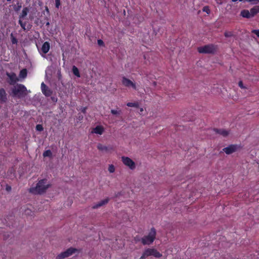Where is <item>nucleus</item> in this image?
Masks as SVG:
<instances>
[{
  "instance_id": "f257e3e1",
  "label": "nucleus",
  "mask_w": 259,
  "mask_h": 259,
  "mask_svg": "<svg viewBox=\"0 0 259 259\" xmlns=\"http://www.w3.org/2000/svg\"><path fill=\"white\" fill-rule=\"evenodd\" d=\"M50 186L47 179H43L38 181L35 187L30 188L29 192L31 193H37L38 194H41L45 193Z\"/></svg>"
},
{
  "instance_id": "f03ea898",
  "label": "nucleus",
  "mask_w": 259,
  "mask_h": 259,
  "mask_svg": "<svg viewBox=\"0 0 259 259\" xmlns=\"http://www.w3.org/2000/svg\"><path fill=\"white\" fill-rule=\"evenodd\" d=\"M156 229L154 227H152L151 228L148 234L142 238L141 242L143 245H150L154 242L156 238Z\"/></svg>"
},
{
  "instance_id": "7ed1b4c3",
  "label": "nucleus",
  "mask_w": 259,
  "mask_h": 259,
  "mask_svg": "<svg viewBox=\"0 0 259 259\" xmlns=\"http://www.w3.org/2000/svg\"><path fill=\"white\" fill-rule=\"evenodd\" d=\"M218 46L213 44H208L202 47H198V52L201 54H214L216 53Z\"/></svg>"
},
{
  "instance_id": "20e7f679",
  "label": "nucleus",
  "mask_w": 259,
  "mask_h": 259,
  "mask_svg": "<svg viewBox=\"0 0 259 259\" xmlns=\"http://www.w3.org/2000/svg\"><path fill=\"white\" fill-rule=\"evenodd\" d=\"M27 89L25 86L22 84H17L16 86L13 89L12 93L15 96L20 98L25 97L27 95Z\"/></svg>"
},
{
  "instance_id": "39448f33",
  "label": "nucleus",
  "mask_w": 259,
  "mask_h": 259,
  "mask_svg": "<svg viewBox=\"0 0 259 259\" xmlns=\"http://www.w3.org/2000/svg\"><path fill=\"white\" fill-rule=\"evenodd\" d=\"M143 254L145 257L153 256L155 257L159 258L162 256V254L154 248H148L144 251Z\"/></svg>"
},
{
  "instance_id": "423d86ee",
  "label": "nucleus",
  "mask_w": 259,
  "mask_h": 259,
  "mask_svg": "<svg viewBox=\"0 0 259 259\" xmlns=\"http://www.w3.org/2000/svg\"><path fill=\"white\" fill-rule=\"evenodd\" d=\"M77 251L76 249L73 248H69L65 251H64L56 256V259H63L71 255L73 253Z\"/></svg>"
},
{
  "instance_id": "0eeeda50",
  "label": "nucleus",
  "mask_w": 259,
  "mask_h": 259,
  "mask_svg": "<svg viewBox=\"0 0 259 259\" xmlns=\"http://www.w3.org/2000/svg\"><path fill=\"white\" fill-rule=\"evenodd\" d=\"M122 84L126 88H132L134 90H137V88L136 85V83L133 82L132 80L129 79L128 78L125 77V76L122 77Z\"/></svg>"
},
{
  "instance_id": "6e6552de",
  "label": "nucleus",
  "mask_w": 259,
  "mask_h": 259,
  "mask_svg": "<svg viewBox=\"0 0 259 259\" xmlns=\"http://www.w3.org/2000/svg\"><path fill=\"white\" fill-rule=\"evenodd\" d=\"M121 160L123 163L126 166L130 167L131 169H134L135 167V163L134 161L128 157L122 156Z\"/></svg>"
},
{
  "instance_id": "1a4fd4ad",
  "label": "nucleus",
  "mask_w": 259,
  "mask_h": 259,
  "mask_svg": "<svg viewBox=\"0 0 259 259\" xmlns=\"http://www.w3.org/2000/svg\"><path fill=\"white\" fill-rule=\"evenodd\" d=\"M6 75L9 78L8 82L10 85H14L17 81H19L18 78L17 77L16 73H15L14 72H7Z\"/></svg>"
},
{
  "instance_id": "9d476101",
  "label": "nucleus",
  "mask_w": 259,
  "mask_h": 259,
  "mask_svg": "<svg viewBox=\"0 0 259 259\" xmlns=\"http://www.w3.org/2000/svg\"><path fill=\"white\" fill-rule=\"evenodd\" d=\"M239 146L237 145L231 144L229 145L228 147L223 149V151L225 152L226 154L229 155L236 152L239 148Z\"/></svg>"
},
{
  "instance_id": "9b49d317",
  "label": "nucleus",
  "mask_w": 259,
  "mask_h": 259,
  "mask_svg": "<svg viewBox=\"0 0 259 259\" xmlns=\"http://www.w3.org/2000/svg\"><path fill=\"white\" fill-rule=\"evenodd\" d=\"M41 89L42 93L46 96L50 97L52 95L53 92L47 86L44 82H42L41 84Z\"/></svg>"
},
{
  "instance_id": "f8f14e48",
  "label": "nucleus",
  "mask_w": 259,
  "mask_h": 259,
  "mask_svg": "<svg viewBox=\"0 0 259 259\" xmlns=\"http://www.w3.org/2000/svg\"><path fill=\"white\" fill-rule=\"evenodd\" d=\"M7 95L4 89H0V101L2 103H6L7 101Z\"/></svg>"
},
{
  "instance_id": "ddd939ff",
  "label": "nucleus",
  "mask_w": 259,
  "mask_h": 259,
  "mask_svg": "<svg viewBox=\"0 0 259 259\" xmlns=\"http://www.w3.org/2000/svg\"><path fill=\"white\" fill-rule=\"evenodd\" d=\"M50 44L48 41L45 42L41 48V52L44 54H46L50 50Z\"/></svg>"
},
{
  "instance_id": "4468645a",
  "label": "nucleus",
  "mask_w": 259,
  "mask_h": 259,
  "mask_svg": "<svg viewBox=\"0 0 259 259\" xmlns=\"http://www.w3.org/2000/svg\"><path fill=\"white\" fill-rule=\"evenodd\" d=\"M104 131V129L102 126L97 125L93 129L92 133L99 135H102Z\"/></svg>"
},
{
  "instance_id": "2eb2a0df",
  "label": "nucleus",
  "mask_w": 259,
  "mask_h": 259,
  "mask_svg": "<svg viewBox=\"0 0 259 259\" xmlns=\"http://www.w3.org/2000/svg\"><path fill=\"white\" fill-rule=\"evenodd\" d=\"M213 131L216 134L222 135L223 137H226L228 135V131L224 129L214 128Z\"/></svg>"
},
{
  "instance_id": "dca6fc26",
  "label": "nucleus",
  "mask_w": 259,
  "mask_h": 259,
  "mask_svg": "<svg viewBox=\"0 0 259 259\" xmlns=\"http://www.w3.org/2000/svg\"><path fill=\"white\" fill-rule=\"evenodd\" d=\"M109 199L106 198L99 201L98 203L93 206L92 208L94 209L98 208L100 206H102L108 202Z\"/></svg>"
},
{
  "instance_id": "f3484780",
  "label": "nucleus",
  "mask_w": 259,
  "mask_h": 259,
  "mask_svg": "<svg viewBox=\"0 0 259 259\" xmlns=\"http://www.w3.org/2000/svg\"><path fill=\"white\" fill-rule=\"evenodd\" d=\"M241 16L244 18H250L252 17L250 11L247 10H243L241 12Z\"/></svg>"
},
{
  "instance_id": "a211bd4d",
  "label": "nucleus",
  "mask_w": 259,
  "mask_h": 259,
  "mask_svg": "<svg viewBox=\"0 0 259 259\" xmlns=\"http://www.w3.org/2000/svg\"><path fill=\"white\" fill-rule=\"evenodd\" d=\"M252 17H254L257 13H259V6L253 7L250 10Z\"/></svg>"
},
{
  "instance_id": "6ab92c4d",
  "label": "nucleus",
  "mask_w": 259,
  "mask_h": 259,
  "mask_svg": "<svg viewBox=\"0 0 259 259\" xmlns=\"http://www.w3.org/2000/svg\"><path fill=\"white\" fill-rule=\"evenodd\" d=\"M97 148L100 151H108L109 150H112V147H108L104 146L101 144H98L97 145Z\"/></svg>"
},
{
  "instance_id": "aec40b11",
  "label": "nucleus",
  "mask_w": 259,
  "mask_h": 259,
  "mask_svg": "<svg viewBox=\"0 0 259 259\" xmlns=\"http://www.w3.org/2000/svg\"><path fill=\"white\" fill-rule=\"evenodd\" d=\"M27 75V70L26 69L24 68V69H22L20 71L19 76L20 78H25L26 77Z\"/></svg>"
},
{
  "instance_id": "412c9836",
  "label": "nucleus",
  "mask_w": 259,
  "mask_h": 259,
  "mask_svg": "<svg viewBox=\"0 0 259 259\" xmlns=\"http://www.w3.org/2000/svg\"><path fill=\"white\" fill-rule=\"evenodd\" d=\"M72 72L74 75L77 77H80V75L78 69L75 66H73L72 69Z\"/></svg>"
},
{
  "instance_id": "4be33fe9",
  "label": "nucleus",
  "mask_w": 259,
  "mask_h": 259,
  "mask_svg": "<svg viewBox=\"0 0 259 259\" xmlns=\"http://www.w3.org/2000/svg\"><path fill=\"white\" fill-rule=\"evenodd\" d=\"M28 12V9L27 7L24 8L21 15H20V18H24L27 15Z\"/></svg>"
},
{
  "instance_id": "5701e85b",
  "label": "nucleus",
  "mask_w": 259,
  "mask_h": 259,
  "mask_svg": "<svg viewBox=\"0 0 259 259\" xmlns=\"http://www.w3.org/2000/svg\"><path fill=\"white\" fill-rule=\"evenodd\" d=\"M128 107L138 108L139 107V104L138 102H128L126 104Z\"/></svg>"
},
{
  "instance_id": "b1692460",
  "label": "nucleus",
  "mask_w": 259,
  "mask_h": 259,
  "mask_svg": "<svg viewBox=\"0 0 259 259\" xmlns=\"http://www.w3.org/2000/svg\"><path fill=\"white\" fill-rule=\"evenodd\" d=\"M42 155L44 157H52V152H51V151L50 150H46L43 153Z\"/></svg>"
},
{
  "instance_id": "393cba45",
  "label": "nucleus",
  "mask_w": 259,
  "mask_h": 259,
  "mask_svg": "<svg viewBox=\"0 0 259 259\" xmlns=\"http://www.w3.org/2000/svg\"><path fill=\"white\" fill-rule=\"evenodd\" d=\"M24 213L27 215H32L34 214V211H32L30 208H27L25 209Z\"/></svg>"
},
{
  "instance_id": "a878e982",
  "label": "nucleus",
  "mask_w": 259,
  "mask_h": 259,
  "mask_svg": "<svg viewBox=\"0 0 259 259\" xmlns=\"http://www.w3.org/2000/svg\"><path fill=\"white\" fill-rule=\"evenodd\" d=\"M11 41L13 44H17L18 42V40L17 38L13 35L12 33L11 34Z\"/></svg>"
},
{
  "instance_id": "bb28decb",
  "label": "nucleus",
  "mask_w": 259,
  "mask_h": 259,
  "mask_svg": "<svg viewBox=\"0 0 259 259\" xmlns=\"http://www.w3.org/2000/svg\"><path fill=\"white\" fill-rule=\"evenodd\" d=\"M108 171L110 173H113L115 171V167L113 164H110L109 165Z\"/></svg>"
},
{
  "instance_id": "cd10ccee",
  "label": "nucleus",
  "mask_w": 259,
  "mask_h": 259,
  "mask_svg": "<svg viewBox=\"0 0 259 259\" xmlns=\"http://www.w3.org/2000/svg\"><path fill=\"white\" fill-rule=\"evenodd\" d=\"M224 35L226 37H231L233 35V33L232 31H225Z\"/></svg>"
},
{
  "instance_id": "c85d7f7f",
  "label": "nucleus",
  "mask_w": 259,
  "mask_h": 259,
  "mask_svg": "<svg viewBox=\"0 0 259 259\" xmlns=\"http://www.w3.org/2000/svg\"><path fill=\"white\" fill-rule=\"evenodd\" d=\"M203 12H206L207 14H209L210 12L209 8L208 6H204L202 9Z\"/></svg>"
},
{
  "instance_id": "c756f323",
  "label": "nucleus",
  "mask_w": 259,
  "mask_h": 259,
  "mask_svg": "<svg viewBox=\"0 0 259 259\" xmlns=\"http://www.w3.org/2000/svg\"><path fill=\"white\" fill-rule=\"evenodd\" d=\"M35 128L36 130L39 132H41L44 130V127L41 124H37Z\"/></svg>"
},
{
  "instance_id": "7c9ffc66",
  "label": "nucleus",
  "mask_w": 259,
  "mask_h": 259,
  "mask_svg": "<svg viewBox=\"0 0 259 259\" xmlns=\"http://www.w3.org/2000/svg\"><path fill=\"white\" fill-rule=\"evenodd\" d=\"M245 2H250L252 5H256L259 3V0H245Z\"/></svg>"
},
{
  "instance_id": "2f4dec72",
  "label": "nucleus",
  "mask_w": 259,
  "mask_h": 259,
  "mask_svg": "<svg viewBox=\"0 0 259 259\" xmlns=\"http://www.w3.org/2000/svg\"><path fill=\"white\" fill-rule=\"evenodd\" d=\"M61 5V0H55V7L59 8Z\"/></svg>"
},
{
  "instance_id": "473e14b6",
  "label": "nucleus",
  "mask_w": 259,
  "mask_h": 259,
  "mask_svg": "<svg viewBox=\"0 0 259 259\" xmlns=\"http://www.w3.org/2000/svg\"><path fill=\"white\" fill-rule=\"evenodd\" d=\"M111 113L113 115L119 114L120 113V110L117 111L116 110L112 109Z\"/></svg>"
},
{
  "instance_id": "72a5a7b5",
  "label": "nucleus",
  "mask_w": 259,
  "mask_h": 259,
  "mask_svg": "<svg viewBox=\"0 0 259 259\" xmlns=\"http://www.w3.org/2000/svg\"><path fill=\"white\" fill-rule=\"evenodd\" d=\"M251 32L255 34L258 37H259V29H253L251 31Z\"/></svg>"
},
{
  "instance_id": "f704fd0d",
  "label": "nucleus",
  "mask_w": 259,
  "mask_h": 259,
  "mask_svg": "<svg viewBox=\"0 0 259 259\" xmlns=\"http://www.w3.org/2000/svg\"><path fill=\"white\" fill-rule=\"evenodd\" d=\"M97 42H98V45L100 46H104V43L102 39H98L97 41Z\"/></svg>"
},
{
  "instance_id": "c9c22d12",
  "label": "nucleus",
  "mask_w": 259,
  "mask_h": 259,
  "mask_svg": "<svg viewBox=\"0 0 259 259\" xmlns=\"http://www.w3.org/2000/svg\"><path fill=\"white\" fill-rule=\"evenodd\" d=\"M239 87L241 89H244L245 87L243 85V82L242 81H240L238 83Z\"/></svg>"
},
{
  "instance_id": "e433bc0d",
  "label": "nucleus",
  "mask_w": 259,
  "mask_h": 259,
  "mask_svg": "<svg viewBox=\"0 0 259 259\" xmlns=\"http://www.w3.org/2000/svg\"><path fill=\"white\" fill-rule=\"evenodd\" d=\"M26 22H25L23 23V24L22 25L21 24V27H22V28L24 30H26Z\"/></svg>"
},
{
  "instance_id": "4c0bfd02",
  "label": "nucleus",
  "mask_w": 259,
  "mask_h": 259,
  "mask_svg": "<svg viewBox=\"0 0 259 259\" xmlns=\"http://www.w3.org/2000/svg\"><path fill=\"white\" fill-rule=\"evenodd\" d=\"M6 189L8 192H10L11 190V187L10 186L7 185Z\"/></svg>"
},
{
  "instance_id": "58836bf2",
  "label": "nucleus",
  "mask_w": 259,
  "mask_h": 259,
  "mask_svg": "<svg viewBox=\"0 0 259 259\" xmlns=\"http://www.w3.org/2000/svg\"><path fill=\"white\" fill-rule=\"evenodd\" d=\"M46 203V204H45V205L43 207L46 206L45 209H47L48 208L47 205L49 204L48 201L47 200V201H46L45 202H44L43 203H41V204H43V203Z\"/></svg>"
},
{
  "instance_id": "ea45409f",
  "label": "nucleus",
  "mask_w": 259,
  "mask_h": 259,
  "mask_svg": "<svg viewBox=\"0 0 259 259\" xmlns=\"http://www.w3.org/2000/svg\"><path fill=\"white\" fill-rule=\"evenodd\" d=\"M44 209H45L44 207H43V208H41V207H39L38 208V211H41L43 210Z\"/></svg>"
},
{
  "instance_id": "a19ab883",
  "label": "nucleus",
  "mask_w": 259,
  "mask_h": 259,
  "mask_svg": "<svg viewBox=\"0 0 259 259\" xmlns=\"http://www.w3.org/2000/svg\"><path fill=\"white\" fill-rule=\"evenodd\" d=\"M24 22L20 19L19 20V24L21 26V24L22 25Z\"/></svg>"
},
{
  "instance_id": "79ce46f5",
  "label": "nucleus",
  "mask_w": 259,
  "mask_h": 259,
  "mask_svg": "<svg viewBox=\"0 0 259 259\" xmlns=\"http://www.w3.org/2000/svg\"><path fill=\"white\" fill-rule=\"evenodd\" d=\"M145 256H144V255L143 254L141 256V257L139 259H145Z\"/></svg>"
},
{
  "instance_id": "37998d69",
  "label": "nucleus",
  "mask_w": 259,
  "mask_h": 259,
  "mask_svg": "<svg viewBox=\"0 0 259 259\" xmlns=\"http://www.w3.org/2000/svg\"><path fill=\"white\" fill-rule=\"evenodd\" d=\"M86 109H87L86 108H84L82 110V112L83 113H85V110H86Z\"/></svg>"
},
{
  "instance_id": "c03bdc74",
  "label": "nucleus",
  "mask_w": 259,
  "mask_h": 259,
  "mask_svg": "<svg viewBox=\"0 0 259 259\" xmlns=\"http://www.w3.org/2000/svg\"><path fill=\"white\" fill-rule=\"evenodd\" d=\"M143 108H141L140 109V111L141 112H142L143 111Z\"/></svg>"
},
{
  "instance_id": "a18cd8bd",
  "label": "nucleus",
  "mask_w": 259,
  "mask_h": 259,
  "mask_svg": "<svg viewBox=\"0 0 259 259\" xmlns=\"http://www.w3.org/2000/svg\"><path fill=\"white\" fill-rule=\"evenodd\" d=\"M8 2H10L11 1V0H7Z\"/></svg>"
}]
</instances>
